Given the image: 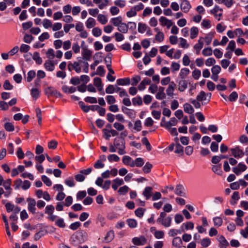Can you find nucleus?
<instances>
[{
	"mask_svg": "<svg viewBox=\"0 0 248 248\" xmlns=\"http://www.w3.org/2000/svg\"><path fill=\"white\" fill-rule=\"evenodd\" d=\"M78 61H74L73 62H68L67 68L70 72L74 70L77 73L81 72L82 60L81 59L80 57L78 58Z\"/></svg>",
	"mask_w": 248,
	"mask_h": 248,
	"instance_id": "f257e3e1",
	"label": "nucleus"
},
{
	"mask_svg": "<svg viewBox=\"0 0 248 248\" xmlns=\"http://www.w3.org/2000/svg\"><path fill=\"white\" fill-rule=\"evenodd\" d=\"M32 58L35 61L37 64H41L42 63V58L40 57V55L38 52H34L32 56Z\"/></svg>",
	"mask_w": 248,
	"mask_h": 248,
	"instance_id": "e433bc0d",
	"label": "nucleus"
},
{
	"mask_svg": "<svg viewBox=\"0 0 248 248\" xmlns=\"http://www.w3.org/2000/svg\"><path fill=\"white\" fill-rule=\"evenodd\" d=\"M82 59L85 61H90L92 56V51L88 48H83L82 51Z\"/></svg>",
	"mask_w": 248,
	"mask_h": 248,
	"instance_id": "9d476101",
	"label": "nucleus"
},
{
	"mask_svg": "<svg viewBox=\"0 0 248 248\" xmlns=\"http://www.w3.org/2000/svg\"><path fill=\"white\" fill-rule=\"evenodd\" d=\"M132 243L136 246H143L147 242V239L143 236L135 237L132 239Z\"/></svg>",
	"mask_w": 248,
	"mask_h": 248,
	"instance_id": "0eeeda50",
	"label": "nucleus"
},
{
	"mask_svg": "<svg viewBox=\"0 0 248 248\" xmlns=\"http://www.w3.org/2000/svg\"><path fill=\"white\" fill-rule=\"evenodd\" d=\"M45 69L48 71H53L55 69V63L53 61L46 60L44 63Z\"/></svg>",
	"mask_w": 248,
	"mask_h": 248,
	"instance_id": "ddd939ff",
	"label": "nucleus"
},
{
	"mask_svg": "<svg viewBox=\"0 0 248 248\" xmlns=\"http://www.w3.org/2000/svg\"><path fill=\"white\" fill-rule=\"evenodd\" d=\"M211 97V93L206 94L204 91H201L197 96V99L201 102L207 100V103H208Z\"/></svg>",
	"mask_w": 248,
	"mask_h": 248,
	"instance_id": "423d86ee",
	"label": "nucleus"
},
{
	"mask_svg": "<svg viewBox=\"0 0 248 248\" xmlns=\"http://www.w3.org/2000/svg\"><path fill=\"white\" fill-rule=\"evenodd\" d=\"M159 21L162 26H166L168 29H169L173 25V22L171 20L168 19L166 17L161 16L159 19Z\"/></svg>",
	"mask_w": 248,
	"mask_h": 248,
	"instance_id": "1a4fd4ad",
	"label": "nucleus"
},
{
	"mask_svg": "<svg viewBox=\"0 0 248 248\" xmlns=\"http://www.w3.org/2000/svg\"><path fill=\"white\" fill-rule=\"evenodd\" d=\"M116 82L118 85L127 86L130 84V79L129 78H119L117 80Z\"/></svg>",
	"mask_w": 248,
	"mask_h": 248,
	"instance_id": "f3484780",
	"label": "nucleus"
},
{
	"mask_svg": "<svg viewBox=\"0 0 248 248\" xmlns=\"http://www.w3.org/2000/svg\"><path fill=\"white\" fill-rule=\"evenodd\" d=\"M212 170L217 175H220L222 174V171L221 169V164L218 165H214L213 166Z\"/></svg>",
	"mask_w": 248,
	"mask_h": 248,
	"instance_id": "09e8293b",
	"label": "nucleus"
},
{
	"mask_svg": "<svg viewBox=\"0 0 248 248\" xmlns=\"http://www.w3.org/2000/svg\"><path fill=\"white\" fill-rule=\"evenodd\" d=\"M97 20L103 25L106 24L108 22L107 17L102 14H99L97 16Z\"/></svg>",
	"mask_w": 248,
	"mask_h": 248,
	"instance_id": "4c0bfd02",
	"label": "nucleus"
},
{
	"mask_svg": "<svg viewBox=\"0 0 248 248\" xmlns=\"http://www.w3.org/2000/svg\"><path fill=\"white\" fill-rule=\"evenodd\" d=\"M190 38L191 39L195 38L197 37L199 34V30L198 28L196 27H192L190 30Z\"/></svg>",
	"mask_w": 248,
	"mask_h": 248,
	"instance_id": "c756f323",
	"label": "nucleus"
},
{
	"mask_svg": "<svg viewBox=\"0 0 248 248\" xmlns=\"http://www.w3.org/2000/svg\"><path fill=\"white\" fill-rule=\"evenodd\" d=\"M187 87V82L185 79H182L178 82V90L180 92L184 91Z\"/></svg>",
	"mask_w": 248,
	"mask_h": 248,
	"instance_id": "aec40b11",
	"label": "nucleus"
},
{
	"mask_svg": "<svg viewBox=\"0 0 248 248\" xmlns=\"http://www.w3.org/2000/svg\"><path fill=\"white\" fill-rule=\"evenodd\" d=\"M108 159L110 162L113 161L118 162L120 160V158L117 155L115 154H112L108 156Z\"/></svg>",
	"mask_w": 248,
	"mask_h": 248,
	"instance_id": "603ef678",
	"label": "nucleus"
},
{
	"mask_svg": "<svg viewBox=\"0 0 248 248\" xmlns=\"http://www.w3.org/2000/svg\"><path fill=\"white\" fill-rule=\"evenodd\" d=\"M144 211V209L139 208L135 211V214L138 217L141 218L143 217Z\"/></svg>",
	"mask_w": 248,
	"mask_h": 248,
	"instance_id": "13d9d810",
	"label": "nucleus"
},
{
	"mask_svg": "<svg viewBox=\"0 0 248 248\" xmlns=\"http://www.w3.org/2000/svg\"><path fill=\"white\" fill-rule=\"evenodd\" d=\"M174 152L176 154H181L182 155H183L184 152V148L179 143H177L175 146V150Z\"/></svg>",
	"mask_w": 248,
	"mask_h": 248,
	"instance_id": "e2e57ef3",
	"label": "nucleus"
},
{
	"mask_svg": "<svg viewBox=\"0 0 248 248\" xmlns=\"http://www.w3.org/2000/svg\"><path fill=\"white\" fill-rule=\"evenodd\" d=\"M122 111L126 114L129 118H134L136 115V111L133 109H129L126 107H123Z\"/></svg>",
	"mask_w": 248,
	"mask_h": 248,
	"instance_id": "2eb2a0df",
	"label": "nucleus"
},
{
	"mask_svg": "<svg viewBox=\"0 0 248 248\" xmlns=\"http://www.w3.org/2000/svg\"><path fill=\"white\" fill-rule=\"evenodd\" d=\"M183 242L180 237H175L172 240V245L177 248H180L182 245Z\"/></svg>",
	"mask_w": 248,
	"mask_h": 248,
	"instance_id": "a878e982",
	"label": "nucleus"
},
{
	"mask_svg": "<svg viewBox=\"0 0 248 248\" xmlns=\"http://www.w3.org/2000/svg\"><path fill=\"white\" fill-rule=\"evenodd\" d=\"M4 127L7 131L12 132L14 131L15 127L12 123L10 122H7L5 123Z\"/></svg>",
	"mask_w": 248,
	"mask_h": 248,
	"instance_id": "a18cd8bd",
	"label": "nucleus"
},
{
	"mask_svg": "<svg viewBox=\"0 0 248 248\" xmlns=\"http://www.w3.org/2000/svg\"><path fill=\"white\" fill-rule=\"evenodd\" d=\"M62 91L66 93H74L76 91V89L74 87H68V86L64 85L62 87Z\"/></svg>",
	"mask_w": 248,
	"mask_h": 248,
	"instance_id": "72a5a7b5",
	"label": "nucleus"
},
{
	"mask_svg": "<svg viewBox=\"0 0 248 248\" xmlns=\"http://www.w3.org/2000/svg\"><path fill=\"white\" fill-rule=\"evenodd\" d=\"M232 155L236 158L242 157L245 153L241 150L239 146H236L230 149Z\"/></svg>",
	"mask_w": 248,
	"mask_h": 248,
	"instance_id": "39448f33",
	"label": "nucleus"
},
{
	"mask_svg": "<svg viewBox=\"0 0 248 248\" xmlns=\"http://www.w3.org/2000/svg\"><path fill=\"white\" fill-rule=\"evenodd\" d=\"M122 161L124 165L132 167V164H133V160L129 156H124L122 159Z\"/></svg>",
	"mask_w": 248,
	"mask_h": 248,
	"instance_id": "4be33fe9",
	"label": "nucleus"
},
{
	"mask_svg": "<svg viewBox=\"0 0 248 248\" xmlns=\"http://www.w3.org/2000/svg\"><path fill=\"white\" fill-rule=\"evenodd\" d=\"M201 25L203 28L209 29L211 27V21L209 19H204L202 21Z\"/></svg>",
	"mask_w": 248,
	"mask_h": 248,
	"instance_id": "c03bdc74",
	"label": "nucleus"
},
{
	"mask_svg": "<svg viewBox=\"0 0 248 248\" xmlns=\"http://www.w3.org/2000/svg\"><path fill=\"white\" fill-rule=\"evenodd\" d=\"M163 91H164V88H161L160 89L159 91L156 93V94L155 95L156 99H159V100H161L164 98H165L166 94Z\"/></svg>",
	"mask_w": 248,
	"mask_h": 248,
	"instance_id": "ea45409f",
	"label": "nucleus"
},
{
	"mask_svg": "<svg viewBox=\"0 0 248 248\" xmlns=\"http://www.w3.org/2000/svg\"><path fill=\"white\" fill-rule=\"evenodd\" d=\"M111 22L116 27H118L122 23V18L121 16L112 18L111 19Z\"/></svg>",
	"mask_w": 248,
	"mask_h": 248,
	"instance_id": "7c9ffc66",
	"label": "nucleus"
},
{
	"mask_svg": "<svg viewBox=\"0 0 248 248\" xmlns=\"http://www.w3.org/2000/svg\"><path fill=\"white\" fill-rule=\"evenodd\" d=\"M144 163V160L142 158H137L135 160H133L132 167L135 166L140 167L143 165Z\"/></svg>",
	"mask_w": 248,
	"mask_h": 248,
	"instance_id": "5701e85b",
	"label": "nucleus"
},
{
	"mask_svg": "<svg viewBox=\"0 0 248 248\" xmlns=\"http://www.w3.org/2000/svg\"><path fill=\"white\" fill-rule=\"evenodd\" d=\"M172 218L170 217H167L166 218L156 220V222L161 224L165 228H168L170 226L171 224Z\"/></svg>",
	"mask_w": 248,
	"mask_h": 248,
	"instance_id": "6e6552de",
	"label": "nucleus"
},
{
	"mask_svg": "<svg viewBox=\"0 0 248 248\" xmlns=\"http://www.w3.org/2000/svg\"><path fill=\"white\" fill-rule=\"evenodd\" d=\"M118 30L123 33H126L128 31V26L126 23L122 22L118 27Z\"/></svg>",
	"mask_w": 248,
	"mask_h": 248,
	"instance_id": "c85d7f7f",
	"label": "nucleus"
},
{
	"mask_svg": "<svg viewBox=\"0 0 248 248\" xmlns=\"http://www.w3.org/2000/svg\"><path fill=\"white\" fill-rule=\"evenodd\" d=\"M114 232L112 230L108 231L104 237V242L105 243H109L114 238Z\"/></svg>",
	"mask_w": 248,
	"mask_h": 248,
	"instance_id": "dca6fc26",
	"label": "nucleus"
},
{
	"mask_svg": "<svg viewBox=\"0 0 248 248\" xmlns=\"http://www.w3.org/2000/svg\"><path fill=\"white\" fill-rule=\"evenodd\" d=\"M180 8L182 11L186 13L189 11L191 6L189 1L184 0L180 4Z\"/></svg>",
	"mask_w": 248,
	"mask_h": 248,
	"instance_id": "9b49d317",
	"label": "nucleus"
},
{
	"mask_svg": "<svg viewBox=\"0 0 248 248\" xmlns=\"http://www.w3.org/2000/svg\"><path fill=\"white\" fill-rule=\"evenodd\" d=\"M165 35L163 32H159L155 36V40L157 42H162L164 40Z\"/></svg>",
	"mask_w": 248,
	"mask_h": 248,
	"instance_id": "49530a36",
	"label": "nucleus"
},
{
	"mask_svg": "<svg viewBox=\"0 0 248 248\" xmlns=\"http://www.w3.org/2000/svg\"><path fill=\"white\" fill-rule=\"evenodd\" d=\"M176 86V85L173 81H172L170 83L168 88L166 90V93L168 96L171 97L173 96V92Z\"/></svg>",
	"mask_w": 248,
	"mask_h": 248,
	"instance_id": "f8f14e48",
	"label": "nucleus"
},
{
	"mask_svg": "<svg viewBox=\"0 0 248 248\" xmlns=\"http://www.w3.org/2000/svg\"><path fill=\"white\" fill-rule=\"evenodd\" d=\"M31 95L33 99H37L40 96V92L37 88H32L31 91Z\"/></svg>",
	"mask_w": 248,
	"mask_h": 248,
	"instance_id": "f704fd0d",
	"label": "nucleus"
},
{
	"mask_svg": "<svg viewBox=\"0 0 248 248\" xmlns=\"http://www.w3.org/2000/svg\"><path fill=\"white\" fill-rule=\"evenodd\" d=\"M211 244V240L208 237L204 238L201 241V245L203 248L209 247Z\"/></svg>",
	"mask_w": 248,
	"mask_h": 248,
	"instance_id": "2f4dec72",
	"label": "nucleus"
},
{
	"mask_svg": "<svg viewBox=\"0 0 248 248\" xmlns=\"http://www.w3.org/2000/svg\"><path fill=\"white\" fill-rule=\"evenodd\" d=\"M27 202L28 203V209L29 211L32 214L36 213V208L35 205L36 202L35 200L31 198H28L27 199Z\"/></svg>",
	"mask_w": 248,
	"mask_h": 248,
	"instance_id": "20e7f679",
	"label": "nucleus"
},
{
	"mask_svg": "<svg viewBox=\"0 0 248 248\" xmlns=\"http://www.w3.org/2000/svg\"><path fill=\"white\" fill-rule=\"evenodd\" d=\"M126 223H127L128 226L131 228H136L137 226V222L134 219H127L126 220Z\"/></svg>",
	"mask_w": 248,
	"mask_h": 248,
	"instance_id": "79ce46f5",
	"label": "nucleus"
},
{
	"mask_svg": "<svg viewBox=\"0 0 248 248\" xmlns=\"http://www.w3.org/2000/svg\"><path fill=\"white\" fill-rule=\"evenodd\" d=\"M46 55L48 59H53L55 57L54 50L52 48H49L46 52Z\"/></svg>",
	"mask_w": 248,
	"mask_h": 248,
	"instance_id": "0e129e2a",
	"label": "nucleus"
},
{
	"mask_svg": "<svg viewBox=\"0 0 248 248\" xmlns=\"http://www.w3.org/2000/svg\"><path fill=\"white\" fill-rule=\"evenodd\" d=\"M180 67V64L176 62H172L171 64V70L172 72H175L179 70Z\"/></svg>",
	"mask_w": 248,
	"mask_h": 248,
	"instance_id": "680f3d73",
	"label": "nucleus"
},
{
	"mask_svg": "<svg viewBox=\"0 0 248 248\" xmlns=\"http://www.w3.org/2000/svg\"><path fill=\"white\" fill-rule=\"evenodd\" d=\"M214 224L216 227H220L223 223V220L221 217H216L213 218Z\"/></svg>",
	"mask_w": 248,
	"mask_h": 248,
	"instance_id": "58836bf2",
	"label": "nucleus"
},
{
	"mask_svg": "<svg viewBox=\"0 0 248 248\" xmlns=\"http://www.w3.org/2000/svg\"><path fill=\"white\" fill-rule=\"evenodd\" d=\"M154 235L156 239L163 238L164 237V232L163 231H155Z\"/></svg>",
	"mask_w": 248,
	"mask_h": 248,
	"instance_id": "bf43d9fd",
	"label": "nucleus"
},
{
	"mask_svg": "<svg viewBox=\"0 0 248 248\" xmlns=\"http://www.w3.org/2000/svg\"><path fill=\"white\" fill-rule=\"evenodd\" d=\"M124 182L122 179L117 178L112 181V188L116 190L118 187L124 184Z\"/></svg>",
	"mask_w": 248,
	"mask_h": 248,
	"instance_id": "4468645a",
	"label": "nucleus"
},
{
	"mask_svg": "<svg viewBox=\"0 0 248 248\" xmlns=\"http://www.w3.org/2000/svg\"><path fill=\"white\" fill-rule=\"evenodd\" d=\"M85 24L87 28L91 29L96 25V22L94 18L92 17H89L87 20Z\"/></svg>",
	"mask_w": 248,
	"mask_h": 248,
	"instance_id": "b1692460",
	"label": "nucleus"
},
{
	"mask_svg": "<svg viewBox=\"0 0 248 248\" xmlns=\"http://www.w3.org/2000/svg\"><path fill=\"white\" fill-rule=\"evenodd\" d=\"M152 167L153 166L151 163L147 162L142 168L143 171L146 173H149L151 171Z\"/></svg>",
	"mask_w": 248,
	"mask_h": 248,
	"instance_id": "4d7b16f0",
	"label": "nucleus"
},
{
	"mask_svg": "<svg viewBox=\"0 0 248 248\" xmlns=\"http://www.w3.org/2000/svg\"><path fill=\"white\" fill-rule=\"evenodd\" d=\"M140 80L141 78L140 76H135L132 78L131 84L133 86H136Z\"/></svg>",
	"mask_w": 248,
	"mask_h": 248,
	"instance_id": "864d4df0",
	"label": "nucleus"
},
{
	"mask_svg": "<svg viewBox=\"0 0 248 248\" xmlns=\"http://www.w3.org/2000/svg\"><path fill=\"white\" fill-rule=\"evenodd\" d=\"M132 103L134 106H141L142 104V98L140 96H137L132 99Z\"/></svg>",
	"mask_w": 248,
	"mask_h": 248,
	"instance_id": "c9c22d12",
	"label": "nucleus"
},
{
	"mask_svg": "<svg viewBox=\"0 0 248 248\" xmlns=\"http://www.w3.org/2000/svg\"><path fill=\"white\" fill-rule=\"evenodd\" d=\"M240 199L239 193L238 191L234 192L232 196V200L230 201V203L232 205H234L236 203V202Z\"/></svg>",
	"mask_w": 248,
	"mask_h": 248,
	"instance_id": "bb28decb",
	"label": "nucleus"
},
{
	"mask_svg": "<svg viewBox=\"0 0 248 248\" xmlns=\"http://www.w3.org/2000/svg\"><path fill=\"white\" fill-rule=\"evenodd\" d=\"M215 33V32H210L205 36V38H203V40L205 41L207 45H209L211 43Z\"/></svg>",
	"mask_w": 248,
	"mask_h": 248,
	"instance_id": "393cba45",
	"label": "nucleus"
},
{
	"mask_svg": "<svg viewBox=\"0 0 248 248\" xmlns=\"http://www.w3.org/2000/svg\"><path fill=\"white\" fill-rule=\"evenodd\" d=\"M92 33L94 36L99 37L102 34V31L99 28L95 27L92 30Z\"/></svg>",
	"mask_w": 248,
	"mask_h": 248,
	"instance_id": "6e6d98bb",
	"label": "nucleus"
},
{
	"mask_svg": "<svg viewBox=\"0 0 248 248\" xmlns=\"http://www.w3.org/2000/svg\"><path fill=\"white\" fill-rule=\"evenodd\" d=\"M45 94L48 97H49L51 96H54L56 97H62L61 93L59 92L57 90L55 89L53 87L50 86L46 88L44 90Z\"/></svg>",
	"mask_w": 248,
	"mask_h": 248,
	"instance_id": "7ed1b4c3",
	"label": "nucleus"
},
{
	"mask_svg": "<svg viewBox=\"0 0 248 248\" xmlns=\"http://www.w3.org/2000/svg\"><path fill=\"white\" fill-rule=\"evenodd\" d=\"M41 179H42V181L47 186H50L52 185V182H51V180L46 175H42L41 176Z\"/></svg>",
	"mask_w": 248,
	"mask_h": 248,
	"instance_id": "69168bd1",
	"label": "nucleus"
},
{
	"mask_svg": "<svg viewBox=\"0 0 248 248\" xmlns=\"http://www.w3.org/2000/svg\"><path fill=\"white\" fill-rule=\"evenodd\" d=\"M152 187L150 186H147L144 189L142 194L145 197L146 200H148L151 198L152 193Z\"/></svg>",
	"mask_w": 248,
	"mask_h": 248,
	"instance_id": "6ab92c4d",
	"label": "nucleus"
},
{
	"mask_svg": "<svg viewBox=\"0 0 248 248\" xmlns=\"http://www.w3.org/2000/svg\"><path fill=\"white\" fill-rule=\"evenodd\" d=\"M147 29V26L145 24L139 23L138 24V31L140 33H144Z\"/></svg>",
	"mask_w": 248,
	"mask_h": 248,
	"instance_id": "052dcab7",
	"label": "nucleus"
},
{
	"mask_svg": "<svg viewBox=\"0 0 248 248\" xmlns=\"http://www.w3.org/2000/svg\"><path fill=\"white\" fill-rule=\"evenodd\" d=\"M54 209V207L52 205H47L46 207L45 213L48 214V215L50 214H53Z\"/></svg>",
	"mask_w": 248,
	"mask_h": 248,
	"instance_id": "774afa93",
	"label": "nucleus"
},
{
	"mask_svg": "<svg viewBox=\"0 0 248 248\" xmlns=\"http://www.w3.org/2000/svg\"><path fill=\"white\" fill-rule=\"evenodd\" d=\"M175 193L177 195L185 196V188L183 186L181 185H177L175 189Z\"/></svg>",
	"mask_w": 248,
	"mask_h": 248,
	"instance_id": "a211bd4d",
	"label": "nucleus"
},
{
	"mask_svg": "<svg viewBox=\"0 0 248 248\" xmlns=\"http://www.w3.org/2000/svg\"><path fill=\"white\" fill-rule=\"evenodd\" d=\"M114 145L118 150V153L119 155H122L126 153L125 149V141L124 139L120 137L115 138Z\"/></svg>",
	"mask_w": 248,
	"mask_h": 248,
	"instance_id": "f03ea898",
	"label": "nucleus"
},
{
	"mask_svg": "<svg viewBox=\"0 0 248 248\" xmlns=\"http://www.w3.org/2000/svg\"><path fill=\"white\" fill-rule=\"evenodd\" d=\"M212 49L210 47H207L204 48L202 51V54L205 56H209L212 55Z\"/></svg>",
	"mask_w": 248,
	"mask_h": 248,
	"instance_id": "5fc2aeb1",
	"label": "nucleus"
},
{
	"mask_svg": "<svg viewBox=\"0 0 248 248\" xmlns=\"http://www.w3.org/2000/svg\"><path fill=\"white\" fill-rule=\"evenodd\" d=\"M87 193L86 191H79L77 194V199L78 200H81L86 196Z\"/></svg>",
	"mask_w": 248,
	"mask_h": 248,
	"instance_id": "338daca9",
	"label": "nucleus"
},
{
	"mask_svg": "<svg viewBox=\"0 0 248 248\" xmlns=\"http://www.w3.org/2000/svg\"><path fill=\"white\" fill-rule=\"evenodd\" d=\"M189 70L187 68L181 69L179 75L182 79H184L189 73Z\"/></svg>",
	"mask_w": 248,
	"mask_h": 248,
	"instance_id": "a19ab883",
	"label": "nucleus"
},
{
	"mask_svg": "<svg viewBox=\"0 0 248 248\" xmlns=\"http://www.w3.org/2000/svg\"><path fill=\"white\" fill-rule=\"evenodd\" d=\"M203 46V38L201 37L199 38L198 43L194 46V49H202Z\"/></svg>",
	"mask_w": 248,
	"mask_h": 248,
	"instance_id": "473e14b6",
	"label": "nucleus"
},
{
	"mask_svg": "<svg viewBox=\"0 0 248 248\" xmlns=\"http://www.w3.org/2000/svg\"><path fill=\"white\" fill-rule=\"evenodd\" d=\"M141 142L146 146V149L148 151H150L152 150V146L147 138H143L141 140Z\"/></svg>",
	"mask_w": 248,
	"mask_h": 248,
	"instance_id": "37998d69",
	"label": "nucleus"
},
{
	"mask_svg": "<svg viewBox=\"0 0 248 248\" xmlns=\"http://www.w3.org/2000/svg\"><path fill=\"white\" fill-rule=\"evenodd\" d=\"M36 73L34 70H30L27 74V81L28 82L31 81L32 79L35 77Z\"/></svg>",
	"mask_w": 248,
	"mask_h": 248,
	"instance_id": "de8ad7c7",
	"label": "nucleus"
},
{
	"mask_svg": "<svg viewBox=\"0 0 248 248\" xmlns=\"http://www.w3.org/2000/svg\"><path fill=\"white\" fill-rule=\"evenodd\" d=\"M184 109L185 112L190 114H192L194 111L192 106L190 104L187 103L184 105Z\"/></svg>",
	"mask_w": 248,
	"mask_h": 248,
	"instance_id": "cd10ccee",
	"label": "nucleus"
},
{
	"mask_svg": "<svg viewBox=\"0 0 248 248\" xmlns=\"http://www.w3.org/2000/svg\"><path fill=\"white\" fill-rule=\"evenodd\" d=\"M179 40L180 42V43L179 45V46H180L183 48H187L189 47V45L187 43V41L185 39H184L183 38H180Z\"/></svg>",
	"mask_w": 248,
	"mask_h": 248,
	"instance_id": "3c124183",
	"label": "nucleus"
},
{
	"mask_svg": "<svg viewBox=\"0 0 248 248\" xmlns=\"http://www.w3.org/2000/svg\"><path fill=\"white\" fill-rule=\"evenodd\" d=\"M194 228V223L192 222H187L183 223L181 226V229L183 232L185 230H193Z\"/></svg>",
	"mask_w": 248,
	"mask_h": 248,
	"instance_id": "412c9836",
	"label": "nucleus"
},
{
	"mask_svg": "<svg viewBox=\"0 0 248 248\" xmlns=\"http://www.w3.org/2000/svg\"><path fill=\"white\" fill-rule=\"evenodd\" d=\"M65 184L69 187H73L75 186L74 178L72 177H69L64 181Z\"/></svg>",
	"mask_w": 248,
	"mask_h": 248,
	"instance_id": "8fccbe9b",
	"label": "nucleus"
}]
</instances>
